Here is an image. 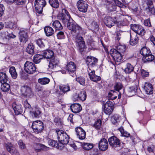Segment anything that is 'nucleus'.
<instances>
[{"label": "nucleus", "mask_w": 155, "mask_h": 155, "mask_svg": "<svg viewBox=\"0 0 155 155\" xmlns=\"http://www.w3.org/2000/svg\"><path fill=\"white\" fill-rule=\"evenodd\" d=\"M36 145L38 146V147H40L41 150H47L49 149V147L46 146L44 145L40 144H37Z\"/></svg>", "instance_id": "obj_56"}, {"label": "nucleus", "mask_w": 155, "mask_h": 155, "mask_svg": "<svg viewBox=\"0 0 155 155\" xmlns=\"http://www.w3.org/2000/svg\"><path fill=\"white\" fill-rule=\"evenodd\" d=\"M154 56L152 55L151 53L150 54L145 57H143V60L144 62H151L154 60Z\"/></svg>", "instance_id": "obj_36"}, {"label": "nucleus", "mask_w": 155, "mask_h": 155, "mask_svg": "<svg viewBox=\"0 0 155 155\" xmlns=\"http://www.w3.org/2000/svg\"><path fill=\"white\" fill-rule=\"evenodd\" d=\"M73 97L76 100H81L84 101L86 99V92L84 91H81L78 93L74 94Z\"/></svg>", "instance_id": "obj_19"}, {"label": "nucleus", "mask_w": 155, "mask_h": 155, "mask_svg": "<svg viewBox=\"0 0 155 155\" xmlns=\"http://www.w3.org/2000/svg\"><path fill=\"white\" fill-rule=\"evenodd\" d=\"M130 45H134L138 43L139 41V38L137 35L135 36L132 37L131 34H130Z\"/></svg>", "instance_id": "obj_31"}, {"label": "nucleus", "mask_w": 155, "mask_h": 155, "mask_svg": "<svg viewBox=\"0 0 155 155\" xmlns=\"http://www.w3.org/2000/svg\"><path fill=\"white\" fill-rule=\"evenodd\" d=\"M16 26L17 25L16 23H15L12 22L9 23L8 25L9 28L12 29L16 28Z\"/></svg>", "instance_id": "obj_57"}, {"label": "nucleus", "mask_w": 155, "mask_h": 155, "mask_svg": "<svg viewBox=\"0 0 155 155\" xmlns=\"http://www.w3.org/2000/svg\"><path fill=\"white\" fill-rule=\"evenodd\" d=\"M50 81V79L47 78H40L38 80V83L42 85H45L48 84Z\"/></svg>", "instance_id": "obj_40"}, {"label": "nucleus", "mask_w": 155, "mask_h": 155, "mask_svg": "<svg viewBox=\"0 0 155 155\" xmlns=\"http://www.w3.org/2000/svg\"><path fill=\"white\" fill-rule=\"evenodd\" d=\"M12 107L15 114H21L22 113V108L21 104H17L15 103H14L12 104Z\"/></svg>", "instance_id": "obj_22"}, {"label": "nucleus", "mask_w": 155, "mask_h": 155, "mask_svg": "<svg viewBox=\"0 0 155 155\" xmlns=\"http://www.w3.org/2000/svg\"><path fill=\"white\" fill-rule=\"evenodd\" d=\"M52 25L56 30L60 31L63 28V27L59 21H55L53 22Z\"/></svg>", "instance_id": "obj_27"}, {"label": "nucleus", "mask_w": 155, "mask_h": 155, "mask_svg": "<svg viewBox=\"0 0 155 155\" xmlns=\"http://www.w3.org/2000/svg\"><path fill=\"white\" fill-rule=\"evenodd\" d=\"M18 144L19 147L21 150H24L26 148V146L25 144L21 140H19L18 142Z\"/></svg>", "instance_id": "obj_48"}, {"label": "nucleus", "mask_w": 155, "mask_h": 155, "mask_svg": "<svg viewBox=\"0 0 155 155\" xmlns=\"http://www.w3.org/2000/svg\"><path fill=\"white\" fill-rule=\"evenodd\" d=\"M46 5V2L45 0H35L34 5L36 12L39 14L41 13L43 7Z\"/></svg>", "instance_id": "obj_7"}, {"label": "nucleus", "mask_w": 155, "mask_h": 155, "mask_svg": "<svg viewBox=\"0 0 155 155\" xmlns=\"http://www.w3.org/2000/svg\"><path fill=\"white\" fill-rule=\"evenodd\" d=\"M104 22L106 25L109 28L111 27L116 23L117 20L115 17L112 18L110 16H106L104 19Z\"/></svg>", "instance_id": "obj_13"}, {"label": "nucleus", "mask_w": 155, "mask_h": 155, "mask_svg": "<svg viewBox=\"0 0 155 155\" xmlns=\"http://www.w3.org/2000/svg\"><path fill=\"white\" fill-rule=\"evenodd\" d=\"M110 53L111 56L116 62H119L122 60V57L121 53L117 51L116 49H111L110 51Z\"/></svg>", "instance_id": "obj_9"}, {"label": "nucleus", "mask_w": 155, "mask_h": 155, "mask_svg": "<svg viewBox=\"0 0 155 155\" xmlns=\"http://www.w3.org/2000/svg\"><path fill=\"white\" fill-rule=\"evenodd\" d=\"M26 52L31 54H34V46L32 44H30L28 45L26 48Z\"/></svg>", "instance_id": "obj_37"}, {"label": "nucleus", "mask_w": 155, "mask_h": 155, "mask_svg": "<svg viewBox=\"0 0 155 155\" xmlns=\"http://www.w3.org/2000/svg\"><path fill=\"white\" fill-rule=\"evenodd\" d=\"M142 3L143 9L148 14L154 13L155 9L152 0H143Z\"/></svg>", "instance_id": "obj_3"}, {"label": "nucleus", "mask_w": 155, "mask_h": 155, "mask_svg": "<svg viewBox=\"0 0 155 155\" xmlns=\"http://www.w3.org/2000/svg\"><path fill=\"white\" fill-rule=\"evenodd\" d=\"M86 61V63L88 65V69H91V68L96 67L98 60L94 57L88 56L87 57Z\"/></svg>", "instance_id": "obj_8"}, {"label": "nucleus", "mask_w": 155, "mask_h": 155, "mask_svg": "<svg viewBox=\"0 0 155 155\" xmlns=\"http://www.w3.org/2000/svg\"><path fill=\"white\" fill-rule=\"evenodd\" d=\"M82 146L83 148L86 150H89L93 147V145L92 144L87 143H83Z\"/></svg>", "instance_id": "obj_41"}, {"label": "nucleus", "mask_w": 155, "mask_h": 155, "mask_svg": "<svg viewBox=\"0 0 155 155\" xmlns=\"http://www.w3.org/2000/svg\"><path fill=\"white\" fill-rule=\"evenodd\" d=\"M76 81L81 85H85V79L84 78L81 77H78L76 78Z\"/></svg>", "instance_id": "obj_46"}, {"label": "nucleus", "mask_w": 155, "mask_h": 155, "mask_svg": "<svg viewBox=\"0 0 155 155\" xmlns=\"http://www.w3.org/2000/svg\"><path fill=\"white\" fill-rule=\"evenodd\" d=\"M57 38L58 39H62L64 38V32L62 31H59L57 34Z\"/></svg>", "instance_id": "obj_50"}, {"label": "nucleus", "mask_w": 155, "mask_h": 155, "mask_svg": "<svg viewBox=\"0 0 155 155\" xmlns=\"http://www.w3.org/2000/svg\"><path fill=\"white\" fill-rule=\"evenodd\" d=\"M32 128L34 132L36 133H41L44 128L43 123L40 120L34 121L32 123Z\"/></svg>", "instance_id": "obj_6"}, {"label": "nucleus", "mask_w": 155, "mask_h": 155, "mask_svg": "<svg viewBox=\"0 0 155 155\" xmlns=\"http://www.w3.org/2000/svg\"><path fill=\"white\" fill-rule=\"evenodd\" d=\"M58 18L63 24H67L68 28L72 33L76 34V35H74L73 38L77 45L80 50L83 49L85 45L83 37L80 35L82 32L81 28L74 22L68 11L65 8L63 9L61 13L58 14Z\"/></svg>", "instance_id": "obj_1"}, {"label": "nucleus", "mask_w": 155, "mask_h": 155, "mask_svg": "<svg viewBox=\"0 0 155 155\" xmlns=\"http://www.w3.org/2000/svg\"><path fill=\"white\" fill-rule=\"evenodd\" d=\"M108 143L107 140L105 138L101 140L99 143V149L102 151H105L108 148Z\"/></svg>", "instance_id": "obj_20"}, {"label": "nucleus", "mask_w": 155, "mask_h": 155, "mask_svg": "<svg viewBox=\"0 0 155 155\" xmlns=\"http://www.w3.org/2000/svg\"><path fill=\"white\" fill-rule=\"evenodd\" d=\"M109 95L110 96L111 94H112V96L117 95V93L116 91H111L109 93Z\"/></svg>", "instance_id": "obj_63"}, {"label": "nucleus", "mask_w": 155, "mask_h": 155, "mask_svg": "<svg viewBox=\"0 0 155 155\" xmlns=\"http://www.w3.org/2000/svg\"><path fill=\"white\" fill-rule=\"evenodd\" d=\"M141 74L143 77H147L149 75V72L143 69L141 70Z\"/></svg>", "instance_id": "obj_55"}, {"label": "nucleus", "mask_w": 155, "mask_h": 155, "mask_svg": "<svg viewBox=\"0 0 155 155\" xmlns=\"http://www.w3.org/2000/svg\"><path fill=\"white\" fill-rule=\"evenodd\" d=\"M131 28L136 33L140 35H143L146 32L144 28L140 25L134 24L131 26Z\"/></svg>", "instance_id": "obj_11"}, {"label": "nucleus", "mask_w": 155, "mask_h": 155, "mask_svg": "<svg viewBox=\"0 0 155 155\" xmlns=\"http://www.w3.org/2000/svg\"><path fill=\"white\" fill-rule=\"evenodd\" d=\"M123 31H118L116 32V38L117 40L119 41L123 35Z\"/></svg>", "instance_id": "obj_49"}, {"label": "nucleus", "mask_w": 155, "mask_h": 155, "mask_svg": "<svg viewBox=\"0 0 155 155\" xmlns=\"http://www.w3.org/2000/svg\"><path fill=\"white\" fill-rule=\"evenodd\" d=\"M119 118L118 115L114 114L111 117V121L113 124H115L119 121Z\"/></svg>", "instance_id": "obj_43"}, {"label": "nucleus", "mask_w": 155, "mask_h": 155, "mask_svg": "<svg viewBox=\"0 0 155 155\" xmlns=\"http://www.w3.org/2000/svg\"><path fill=\"white\" fill-rule=\"evenodd\" d=\"M140 53L143 56V57H145L148 54H150L151 52L149 48L144 47L141 49Z\"/></svg>", "instance_id": "obj_34"}, {"label": "nucleus", "mask_w": 155, "mask_h": 155, "mask_svg": "<svg viewBox=\"0 0 155 155\" xmlns=\"http://www.w3.org/2000/svg\"><path fill=\"white\" fill-rule=\"evenodd\" d=\"M116 49L117 51H119L121 53L125 51V47L124 46L120 45L117 46Z\"/></svg>", "instance_id": "obj_45"}, {"label": "nucleus", "mask_w": 155, "mask_h": 155, "mask_svg": "<svg viewBox=\"0 0 155 155\" xmlns=\"http://www.w3.org/2000/svg\"><path fill=\"white\" fill-rule=\"evenodd\" d=\"M59 63L58 60L56 59H51L50 60L48 67L49 68L53 69L58 66Z\"/></svg>", "instance_id": "obj_26"}, {"label": "nucleus", "mask_w": 155, "mask_h": 155, "mask_svg": "<svg viewBox=\"0 0 155 155\" xmlns=\"http://www.w3.org/2000/svg\"><path fill=\"white\" fill-rule=\"evenodd\" d=\"M108 141L110 145L114 148L120 146V140L115 136H112L108 139Z\"/></svg>", "instance_id": "obj_14"}, {"label": "nucleus", "mask_w": 155, "mask_h": 155, "mask_svg": "<svg viewBox=\"0 0 155 155\" xmlns=\"http://www.w3.org/2000/svg\"><path fill=\"white\" fill-rule=\"evenodd\" d=\"M76 65L74 62L70 61L68 63L66 66V70L69 74H73L75 71Z\"/></svg>", "instance_id": "obj_21"}, {"label": "nucleus", "mask_w": 155, "mask_h": 155, "mask_svg": "<svg viewBox=\"0 0 155 155\" xmlns=\"http://www.w3.org/2000/svg\"><path fill=\"white\" fill-rule=\"evenodd\" d=\"M144 24L145 26L148 27L151 26V25L150 19H148L145 20L144 22Z\"/></svg>", "instance_id": "obj_58"}, {"label": "nucleus", "mask_w": 155, "mask_h": 155, "mask_svg": "<svg viewBox=\"0 0 155 155\" xmlns=\"http://www.w3.org/2000/svg\"><path fill=\"white\" fill-rule=\"evenodd\" d=\"M75 130L77 137L80 140L85 138L86 133L85 131L81 127H78L76 128Z\"/></svg>", "instance_id": "obj_18"}, {"label": "nucleus", "mask_w": 155, "mask_h": 155, "mask_svg": "<svg viewBox=\"0 0 155 155\" xmlns=\"http://www.w3.org/2000/svg\"><path fill=\"white\" fill-rule=\"evenodd\" d=\"M56 132L58 140L61 144H67L68 143L70 137L65 132L60 130H56Z\"/></svg>", "instance_id": "obj_4"}, {"label": "nucleus", "mask_w": 155, "mask_h": 155, "mask_svg": "<svg viewBox=\"0 0 155 155\" xmlns=\"http://www.w3.org/2000/svg\"><path fill=\"white\" fill-rule=\"evenodd\" d=\"M1 86V89L3 92H7L8 91L10 88V86L9 84L6 82L2 83Z\"/></svg>", "instance_id": "obj_35"}, {"label": "nucleus", "mask_w": 155, "mask_h": 155, "mask_svg": "<svg viewBox=\"0 0 155 155\" xmlns=\"http://www.w3.org/2000/svg\"><path fill=\"white\" fill-rule=\"evenodd\" d=\"M134 69V68L133 65L130 63H127L124 71L127 73H130L133 71Z\"/></svg>", "instance_id": "obj_39"}, {"label": "nucleus", "mask_w": 155, "mask_h": 155, "mask_svg": "<svg viewBox=\"0 0 155 155\" xmlns=\"http://www.w3.org/2000/svg\"><path fill=\"white\" fill-rule=\"evenodd\" d=\"M87 71L88 72L89 78L91 81L94 82H97L101 80V77L95 74V71L94 69L91 70L90 68L88 69Z\"/></svg>", "instance_id": "obj_15"}, {"label": "nucleus", "mask_w": 155, "mask_h": 155, "mask_svg": "<svg viewBox=\"0 0 155 155\" xmlns=\"http://www.w3.org/2000/svg\"><path fill=\"white\" fill-rule=\"evenodd\" d=\"M153 88L152 85L150 83L146 82L145 84L144 89L147 94H152L153 93Z\"/></svg>", "instance_id": "obj_23"}, {"label": "nucleus", "mask_w": 155, "mask_h": 155, "mask_svg": "<svg viewBox=\"0 0 155 155\" xmlns=\"http://www.w3.org/2000/svg\"><path fill=\"white\" fill-rule=\"evenodd\" d=\"M25 71L29 74H34L36 71V67L35 64L32 62L27 61L24 66Z\"/></svg>", "instance_id": "obj_5"}, {"label": "nucleus", "mask_w": 155, "mask_h": 155, "mask_svg": "<svg viewBox=\"0 0 155 155\" xmlns=\"http://www.w3.org/2000/svg\"><path fill=\"white\" fill-rule=\"evenodd\" d=\"M91 25L92 27L94 29H97L98 28V25L97 23L95 21H93L92 22Z\"/></svg>", "instance_id": "obj_59"}, {"label": "nucleus", "mask_w": 155, "mask_h": 155, "mask_svg": "<svg viewBox=\"0 0 155 155\" xmlns=\"http://www.w3.org/2000/svg\"><path fill=\"white\" fill-rule=\"evenodd\" d=\"M15 1L18 5H21L25 2V0H15Z\"/></svg>", "instance_id": "obj_62"}, {"label": "nucleus", "mask_w": 155, "mask_h": 155, "mask_svg": "<svg viewBox=\"0 0 155 155\" xmlns=\"http://www.w3.org/2000/svg\"><path fill=\"white\" fill-rule=\"evenodd\" d=\"M37 45L41 48L44 47L45 46L44 43L42 40L40 39H38L36 41Z\"/></svg>", "instance_id": "obj_51"}, {"label": "nucleus", "mask_w": 155, "mask_h": 155, "mask_svg": "<svg viewBox=\"0 0 155 155\" xmlns=\"http://www.w3.org/2000/svg\"><path fill=\"white\" fill-rule=\"evenodd\" d=\"M49 3L53 8H58L59 6V4L58 0H49Z\"/></svg>", "instance_id": "obj_38"}, {"label": "nucleus", "mask_w": 155, "mask_h": 155, "mask_svg": "<svg viewBox=\"0 0 155 155\" xmlns=\"http://www.w3.org/2000/svg\"><path fill=\"white\" fill-rule=\"evenodd\" d=\"M150 41L153 43V45H155V38L152 35L150 36Z\"/></svg>", "instance_id": "obj_64"}, {"label": "nucleus", "mask_w": 155, "mask_h": 155, "mask_svg": "<svg viewBox=\"0 0 155 155\" xmlns=\"http://www.w3.org/2000/svg\"><path fill=\"white\" fill-rule=\"evenodd\" d=\"M22 94L26 98H31L33 96V94L30 87L27 86H22L21 88Z\"/></svg>", "instance_id": "obj_10"}, {"label": "nucleus", "mask_w": 155, "mask_h": 155, "mask_svg": "<svg viewBox=\"0 0 155 155\" xmlns=\"http://www.w3.org/2000/svg\"><path fill=\"white\" fill-rule=\"evenodd\" d=\"M9 72L12 77L14 79H16L18 76L17 73L14 67L12 66L9 68Z\"/></svg>", "instance_id": "obj_29"}, {"label": "nucleus", "mask_w": 155, "mask_h": 155, "mask_svg": "<svg viewBox=\"0 0 155 155\" xmlns=\"http://www.w3.org/2000/svg\"><path fill=\"white\" fill-rule=\"evenodd\" d=\"M5 145L7 150L10 153L18 155V153L17 152L16 149L11 143L6 144Z\"/></svg>", "instance_id": "obj_24"}, {"label": "nucleus", "mask_w": 155, "mask_h": 155, "mask_svg": "<svg viewBox=\"0 0 155 155\" xmlns=\"http://www.w3.org/2000/svg\"><path fill=\"white\" fill-rule=\"evenodd\" d=\"M37 144H40V143H36L35 144L33 145V147L35 150H37V151H41V149L40 147H38V146Z\"/></svg>", "instance_id": "obj_60"}, {"label": "nucleus", "mask_w": 155, "mask_h": 155, "mask_svg": "<svg viewBox=\"0 0 155 155\" xmlns=\"http://www.w3.org/2000/svg\"><path fill=\"white\" fill-rule=\"evenodd\" d=\"M101 125V121L100 120H97L94 123V126L96 129H99L100 128Z\"/></svg>", "instance_id": "obj_47"}, {"label": "nucleus", "mask_w": 155, "mask_h": 155, "mask_svg": "<svg viewBox=\"0 0 155 155\" xmlns=\"http://www.w3.org/2000/svg\"><path fill=\"white\" fill-rule=\"evenodd\" d=\"M109 9L110 11H115L116 9V6L115 5H111L109 7Z\"/></svg>", "instance_id": "obj_61"}, {"label": "nucleus", "mask_w": 155, "mask_h": 155, "mask_svg": "<svg viewBox=\"0 0 155 155\" xmlns=\"http://www.w3.org/2000/svg\"><path fill=\"white\" fill-rule=\"evenodd\" d=\"M59 89L62 92L64 93L69 91L70 90V86L68 84L60 85Z\"/></svg>", "instance_id": "obj_32"}, {"label": "nucleus", "mask_w": 155, "mask_h": 155, "mask_svg": "<svg viewBox=\"0 0 155 155\" xmlns=\"http://www.w3.org/2000/svg\"><path fill=\"white\" fill-rule=\"evenodd\" d=\"M48 144L49 145L56 147L57 149H59V148L58 143L55 140H49Z\"/></svg>", "instance_id": "obj_42"}, {"label": "nucleus", "mask_w": 155, "mask_h": 155, "mask_svg": "<svg viewBox=\"0 0 155 155\" xmlns=\"http://www.w3.org/2000/svg\"><path fill=\"white\" fill-rule=\"evenodd\" d=\"M23 104L24 107L26 109H31V106L28 102L27 100L24 102Z\"/></svg>", "instance_id": "obj_53"}, {"label": "nucleus", "mask_w": 155, "mask_h": 155, "mask_svg": "<svg viewBox=\"0 0 155 155\" xmlns=\"http://www.w3.org/2000/svg\"><path fill=\"white\" fill-rule=\"evenodd\" d=\"M123 87V85L120 82H118L116 83L114 86V89L119 92V94H118V99H120L121 98V94L119 92L120 90Z\"/></svg>", "instance_id": "obj_33"}, {"label": "nucleus", "mask_w": 155, "mask_h": 155, "mask_svg": "<svg viewBox=\"0 0 155 155\" xmlns=\"http://www.w3.org/2000/svg\"><path fill=\"white\" fill-rule=\"evenodd\" d=\"M54 55L53 52L51 50L44 51L43 52L42 54H37L34 57L33 61L36 64L39 63L41 60L43 58H51Z\"/></svg>", "instance_id": "obj_2"}, {"label": "nucleus", "mask_w": 155, "mask_h": 155, "mask_svg": "<svg viewBox=\"0 0 155 155\" xmlns=\"http://www.w3.org/2000/svg\"><path fill=\"white\" fill-rule=\"evenodd\" d=\"M77 6L79 10L82 12H87L88 5L87 2L83 0H79L77 2Z\"/></svg>", "instance_id": "obj_12"}, {"label": "nucleus", "mask_w": 155, "mask_h": 155, "mask_svg": "<svg viewBox=\"0 0 155 155\" xmlns=\"http://www.w3.org/2000/svg\"><path fill=\"white\" fill-rule=\"evenodd\" d=\"M71 109L74 113H77L79 112L82 110L81 106L78 104H74L71 105Z\"/></svg>", "instance_id": "obj_25"}, {"label": "nucleus", "mask_w": 155, "mask_h": 155, "mask_svg": "<svg viewBox=\"0 0 155 155\" xmlns=\"http://www.w3.org/2000/svg\"><path fill=\"white\" fill-rule=\"evenodd\" d=\"M113 104L111 102L108 101L104 104V111L106 114H110L113 110Z\"/></svg>", "instance_id": "obj_16"}, {"label": "nucleus", "mask_w": 155, "mask_h": 155, "mask_svg": "<svg viewBox=\"0 0 155 155\" xmlns=\"http://www.w3.org/2000/svg\"><path fill=\"white\" fill-rule=\"evenodd\" d=\"M19 39L21 42L25 43L28 39L27 31L23 30H20L19 33Z\"/></svg>", "instance_id": "obj_17"}, {"label": "nucleus", "mask_w": 155, "mask_h": 155, "mask_svg": "<svg viewBox=\"0 0 155 155\" xmlns=\"http://www.w3.org/2000/svg\"><path fill=\"white\" fill-rule=\"evenodd\" d=\"M44 31L46 35L47 36H50L52 35L54 32L53 29L50 26L45 27L44 28Z\"/></svg>", "instance_id": "obj_28"}, {"label": "nucleus", "mask_w": 155, "mask_h": 155, "mask_svg": "<svg viewBox=\"0 0 155 155\" xmlns=\"http://www.w3.org/2000/svg\"><path fill=\"white\" fill-rule=\"evenodd\" d=\"M137 89L135 86H133L129 88L128 91L130 93V96L135 95L136 94Z\"/></svg>", "instance_id": "obj_44"}, {"label": "nucleus", "mask_w": 155, "mask_h": 155, "mask_svg": "<svg viewBox=\"0 0 155 155\" xmlns=\"http://www.w3.org/2000/svg\"><path fill=\"white\" fill-rule=\"evenodd\" d=\"M5 8L3 4H0V17L4 14Z\"/></svg>", "instance_id": "obj_54"}, {"label": "nucleus", "mask_w": 155, "mask_h": 155, "mask_svg": "<svg viewBox=\"0 0 155 155\" xmlns=\"http://www.w3.org/2000/svg\"><path fill=\"white\" fill-rule=\"evenodd\" d=\"M8 79V77L5 73L0 72V83H2L7 82Z\"/></svg>", "instance_id": "obj_30"}, {"label": "nucleus", "mask_w": 155, "mask_h": 155, "mask_svg": "<svg viewBox=\"0 0 155 155\" xmlns=\"http://www.w3.org/2000/svg\"><path fill=\"white\" fill-rule=\"evenodd\" d=\"M41 112L38 109H36L35 111L33 112L34 116L35 117H39L41 114Z\"/></svg>", "instance_id": "obj_52"}]
</instances>
